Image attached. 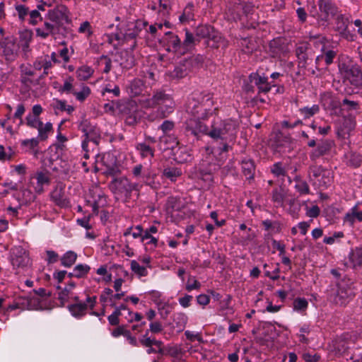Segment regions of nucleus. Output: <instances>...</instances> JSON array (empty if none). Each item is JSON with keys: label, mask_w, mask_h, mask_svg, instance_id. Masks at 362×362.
I'll return each instance as SVG.
<instances>
[{"label": "nucleus", "mask_w": 362, "mask_h": 362, "mask_svg": "<svg viewBox=\"0 0 362 362\" xmlns=\"http://www.w3.org/2000/svg\"><path fill=\"white\" fill-rule=\"evenodd\" d=\"M24 302L22 303L28 310H38L42 308L41 300L37 296H29L23 298Z\"/></svg>", "instance_id": "31"}, {"label": "nucleus", "mask_w": 362, "mask_h": 362, "mask_svg": "<svg viewBox=\"0 0 362 362\" xmlns=\"http://www.w3.org/2000/svg\"><path fill=\"white\" fill-rule=\"evenodd\" d=\"M96 296H88L86 298V302L75 303L68 306V309L71 315L77 318H81L86 315L88 308L93 310L96 303Z\"/></svg>", "instance_id": "7"}, {"label": "nucleus", "mask_w": 362, "mask_h": 362, "mask_svg": "<svg viewBox=\"0 0 362 362\" xmlns=\"http://www.w3.org/2000/svg\"><path fill=\"white\" fill-rule=\"evenodd\" d=\"M250 80L251 83H253L257 87L259 93H267L272 88V85L267 81V78L259 76L258 74H251Z\"/></svg>", "instance_id": "17"}, {"label": "nucleus", "mask_w": 362, "mask_h": 362, "mask_svg": "<svg viewBox=\"0 0 362 362\" xmlns=\"http://www.w3.org/2000/svg\"><path fill=\"white\" fill-rule=\"evenodd\" d=\"M74 78L72 76H68L64 81L63 86H62L59 91L60 93H65L66 94L71 93L73 94V92H74Z\"/></svg>", "instance_id": "45"}, {"label": "nucleus", "mask_w": 362, "mask_h": 362, "mask_svg": "<svg viewBox=\"0 0 362 362\" xmlns=\"http://www.w3.org/2000/svg\"><path fill=\"white\" fill-rule=\"evenodd\" d=\"M349 258L354 267L362 265V247L352 250L349 253Z\"/></svg>", "instance_id": "41"}, {"label": "nucleus", "mask_w": 362, "mask_h": 362, "mask_svg": "<svg viewBox=\"0 0 362 362\" xmlns=\"http://www.w3.org/2000/svg\"><path fill=\"white\" fill-rule=\"evenodd\" d=\"M187 62L191 71L194 69H198L202 66L204 62V57L202 54H196L189 58L184 59Z\"/></svg>", "instance_id": "34"}, {"label": "nucleus", "mask_w": 362, "mask_h": 362, "mask_svg": "<svg viewBox=\"0 0 362 362\" xmlns=\"http://www.w3.org/2000/svg\"><path fill=\"white\" fill-rule=\"evenodd\" d=\"M148 331H146V333L142 336L141 338L139 339V343L144 347H150L153 346V341L155 339H151L148 337Z\"/></svg>", "instance_id": "63"}, {"label": "nucleus", "mask_w": 362, "mask_h": 362, "mask_svg": "<svg viewBox=\"0 0 362 362\" xmlns=\"http://www.w3.org/2000/svg\"><path fill=\"white\" fill-rule=\"evenodd\" d=\"M195 38L192 33H191L188 30L185 31V38L184 41L182 42L184 54L194 45Z\"/></svg>", "instance_id": "46"}, {"label": "nucleus", "mask_w": 362, "mask_h": 362, "mask_svg": "<svg viewBox=\"0 0 362 362\" xmlns=\"http://www.w3.org/2000/svg\"><path fill=\"white\" fill-rule=\"evenodd\" d=\"M196 35L200 38H207V45L213 48H218L222 41L220 34L210 25H201L196 29Z\"/></svg>", "instance_id": "6"}, {"label": "nucleus", "mask_w": 362, "mask_h": 362, "mask_svg": "<svg viewBox=\"0 0 362 362\" xmlns=\"http://www.w3.org/2000/svg\"><path fill=\"white\" fill-rule=\"evenodd\" d=\"M131 269L139 277L146 276L148 275L146 268L141 266L136 260H132Z\"/></svg>", "instance_id": "47"}, {"label": "nucleus", "mask_w": 362, "mask_h": 362, "mask_svg": "<svg viewBox=\"0 0 362 362\" xmlns=\"http://www.w3.org/2000/svg\"><path fill=\"white\" fill-rule=\"evenodd\" d=\"M356 220L362 222V211H358V204L355 205L351 209V212L347 213L344 218V222L349 223L351 226H353Z\"/></svg>", "instance_id": "26"}, {"label": "nucleus", "mask_w": 362, "mask_h": 362, "mask_svg": "<svg viewBox=\"0 0 362 362\" xmlns=\"http://www.w3.org/2000/svg\"><path fill=\"white\" fill-rule=\"evenodd\" d=\"M296 185L294 186L296 190L300 194V195H305L310 194V187L305 180L300 179L299 177L294 178Z\"/></svg>", "instance_id": "37"}, {"label": "nucleus", "mask_w": 362, "mask_h": 362, "mask_svg": "<svg viewBox=\"0 0 362 362\" xmlns=\"http://www.w3.org/2000/svg\"><path fill=\"white\" fill-rule=\"evenodd\" d=\"M120 57V66L126 69H129L135 65V59L132 52L124 50L119 53Z\"/></svg>", "instance_id": "22"}, {"label": "nucleus", "mask_w": 362, "mask_h": 362, "mask_svg": "<svg viewBox=\"0 0 362 362\" xmlns=\"http://www.w3.org/2000/svg\"><path fill=\"white\" fill-rule=\"evenodd\" d=\"M51 182L50 173L43 170L37 171L30 177V185L34 187L35 192L39 194L44 192V185H49Z\"/></svg>", "instance_id": "9"}, {"label": "nucleus", "mask_w": 362, "mask_h": 362, "mask_svg": "<svg viewBox=\"0 0 362 362\" xmlns=\"http://www.w3.org/2000/svg\"><path fill=\"white\" fill-rule=\"evenodd\" d=\"M53 107L54 109H57V110H59L61 111H66L69 115L71 114L75 110L74 106L66 105V103L65 100H58V99L54 100Z\"/></svg>", "instance_id": "48"}, {"label": "nucleus", "mask_w": 362, "mask_h": 362, "mask_svg": "<svg viewBox=\"0 0 362 362\" xmlns=\"http://www.w3.org/2000/svg\"><path fill=\"white\" fill-rule=\"evenodd\" d=\"M43 73L40 76V79H43L49 74V69L52 67V62L48 55L43 57Z\"/></svg>", "instance_id": "57"}, {"label": "nucleus", "mask_w": 362, "mask_h": 362, "mask_svg": "<svg viewBox=\"0 0 362 362\" xmlns=\"http://www.w3.org/2000/svg\"><path fill=\"white\" fill-rule=\"evenodd\" d=\"M346 164L354 168H358L361 165V156L356 153L351 152L346 155Z\"/></svg>", "instance_id": "42"}, {"label": "nucleus", "mask_w": 362, "mask_h": 362, "mask_svg": "<svg viewBox=\"0 0 362 362\" xmlns=\"http://www.w3.org/2000/svg\"><path fill=\"white\" fill-rule=\"evenodd\" d=\"M98 62L100 64H104L105 68H104L103 72L105 74H108L110 71L111 68H112V61H111L110 58H109L106 55H102L99 58Z\"/></svg>", "instance_id": "62"}, {"label": "nucleus", "mask_w": 362, "mask_h": 362, "mask_svg": "<svg viewBox=\"0 0 362 362\" xmlns=\"http://www.w3.org/2000/svg\"><path fill=\"white\" fill-rule=\"evenodd\" d=\"M77 254L71 250L67 251L61 257V264L65 267H71L77 259Z\"/></svg>", "instance_id": "33"}, {"label": "nucleus", "mask_w": 362, "mask_h": 362, "mask_svg": "<svg viewBox=\"0 0 362 362\" xmlns=\"http://www.w3.org/2000/svg\"><path fill=\"white\" fill-rule=\"evenodd\" d=\"M242 171L246 179H253L255 171V166L252 160L242 161Z\"/></svg>", "instance_id": "29"}, {"label": "nucleus", "mask_w": 362, "mask_h": 362, "mask_svg": "<svg viewBox=\"0 0 362 362\" xmlns=\"http://www.w3.org/2000/svg\"><path fill=\"white\" fill-rule=\"evenodd\" d=\"M165 35V41L168 46L166 50L173 52L178 56L183 55L184 48H182V44L179 37L172 32H167Z\"/></svg>", "instance_id": "14"}, {"label": "nucleus", "mask_w": 362, "mask_h": 362, "mask_svg": "<svg viewBox=\"0 0 362 362\" xmlns=\"http://www.w3.org/2000/svg\"><path fill=\"white\" fill-rule=\"evenodd\" d=\"M38 136L41 141H45L48 137V134L52 130V124L50 122H47L45 125L42 124L37 128Z\"/></svg>", "instance_id": "43"}, {"label": "nucleus", "mask_w": 362, "mask_h": 362, "mask_svg": "<svg viewBox=\"0 0 362 362\" xmlns=\"http://www.w3.org/2000/svg\"><path fill=\"white\" fill-rule=\"evenodd\" d=\"M214 95L209 92L194 93L186 104L187 112L193 117L206 120L209 116L217 114L214 107Z\"/></svg>", "instance_id": "2"}, {"label": "nucleus", "mask_w": 362, "mask_h": 362, "mask_svg": "<svg viewBox=\"0 0 362 362\" xmlns=\"http://www.w3.org/2000/svg\"><path fill=\"white\" fill-rule=\"evenodd\" d=\"M55 29L56 27L54 24L46 21L44 23L42 28H39L36 30V33L38 36L46 38L49 35L54 34Z\"/></svg>", "instance_id": "36"}, {"label": "nucleus", "mask_w": 362, "mask_h": 362, "mask_svg": "<svg viewBox=\"0 0 362 362\" xmlns=\"http://www.w3.org/2000/svg\"><path fill=\"white\" fill-rule=\"evenodd\" d=\"M194 5L189 3L183 10V13L179 17L181 23H186L194 19Z\"/></svg>", "instance_id": "40"}, {"label": "nucleus", "mask_w": 362, "mask_h": 362, "mask_svg": "<svg viewBox=\"0 0 362 362\" xmlns=\"http://www.w3.org/2000/svg\"><path fill=\"white\" fill-rule=\"evenodd\" d=\"M188 64L185 59L181 60L174 69L169 72L168 76L172 80H180L186 77L192 71Z\"/></svg>", "instance_id": "16"}, {"label": "nucleus", "mask_w": 362, "mask_h": 362, "mask_svg": "<svg viewBox=\"0 0 362 362\" xmlns=\"http://www.w3.org/2000/svg\"><path fill=\"white\" fill-rule=\"evenodd\" d=\"M142 86V82L139 79H134L130 86L131 91L132 94L134 95H138L141 92V86Z\"/></svg>", "instance_id": "64"}, {"label": "nucleus", "mask_w": 362, "mask_h": 362, "mask_svg": "<svg viewBox=\"0 0 362 362\" xmlns=\"http://www.w3.org/2000/svg\"><path fill=\"white\" fill-rule=\"evenodd\" d=\"M240 46L245 54H251L255 49V44L249 38L241 39Z\"/></svg>", "instance_id": "49"}, {"label": "nucleus", "mask_w": 362, "mask_h": 362, "mask_svg": "<svg viewBox=\"0 0 362 362\" xmlns=\"http://www.w3.org/2000/svg\"><path fill=\"white\" fill-rule=\"evenodd\" d=\"M271 172L276 177L286 175V172L283 168L281 163H274L271 168Z\"/></svg>", "instance_id": "59"}, {"label": "nucleus", "mask_w": 362, "mask_h": 362, "mask_svg": "<svg viewBox=\"0 0 362 362\" xmlns=\"http://www.w3.org/2000/svg\"><path fill=\"white\" fill-rule=\"evenodd\" d=\"M107 93H112L114 97H119L120 94V89L118 86H115L113 88L111 85H107L102 91V95L105 96Z\"/></svg>", "instance_id": "61"}, {"label": "nucleus", "mask_w": 362, "mask_h": 362, "mask_svg": "<svg viewBox=\"0 0 362 362\" xmlns=\"http://www.w3.org/2000/svg\"><path fill=\"white\" fill-rule=\"evenodd\" d=\"M321 50L323 54L317 57L316 62L324 59L327 65L331 64L337 56V52L332 49L327 50L325 45H322Z\"/></svg>", "instance_id": "32"}, {"label": "nucleus", "mask_w": 362, "mask_h": 362, "mask_svg": "<svg viewBox=\"0 0 362 362\" xmlns=\"http://www.w3.org/2000/svg\"><path fill=\"white\" fill-rule=\"evenodd\" d=\"M51 199L55 203L56 205L60 207H66L69 206V201L65 197L64 192L62 189L56 188L50 194Z\"/></svg>", "instance_id": "23"}, {"label": "nucleus", "mask_w": 362, "mask_h": 362, "mask_svg": "<svg viewBox=\"0 0 362 362\" xmlns=\"http://www.w3.org/2000/svg\"><path fill=\"white\" fill-rule=\"evenodd\" d=\"M344 77L355 87L362 86V71L357 66H346Z\"/></svg>", "instance_id": "13"}, {"label": "nucleus", "mask_w": 362, "mask_h": 362, "mask_svg": "<svg viewBox=\"0 0 362 362\" xmlns=\"http://www.w3.org/2000/svg\"><path fill=\"white\" fill-rule=\"evenodd\" d=\"M285 49L284 41L280 37L273 39L269 44V52L273 57H279L286 52Z\"/></svg>", "instance_id": "18"}, {"label": "nucleus", "mask_w": 362, "mask_h": 362, "mask_svg": "<svg viewBox=\"0 0 362 362\" xmlns=\"http://www.w3.org/2000/svg\"><path fill=\"white\" fill-rule=\"evenodd\" d=\"M29 24L35 25L39 21H42V16L37 10H33L28 13L27 19Z\"/></svg>", "instance_id": "56"}, {"label": "nucleus", "mask_w": 362, "mask_h": 362, "mask_svg": "<svg viewBox=\"0 0 362 362\" xmlns=\"http://www.w3.org/2000/svg\"><path fill=\"white\" fill-rule=\"evenodd\" d=\"M148 105L151 107L163 105L165 103H173L170 95L165 94L164 91L161 90L155 92L152 98L148 100Z\"/></svg>", "instance_id": "19"}, {"label": "nucleus", "mask_w": 362, "mask_h": 362, "mask_svg": "<svg viewBox=\"0 0 362 362\" xmlns=\"http://www.w3.org/2000/svg\"><path fill=\"white\" fill-rule=\"evenodd\" d=\"M235 9L237 12H242V15L239 13L237 15V17H233L234 20H240L243 21V17L245 16L246 18L252 19V15L254 12V6L252 4H240L235 6Z\"/></svg>", "instance_id": "20"}, {"label": "nucleus", "mask_w": 362, "mask_h": 362, "mask_svg": "<svg viewBox=\"0 0 362 362\" xmlns=\"http://www.w3.org/2000/svg\"><path fill=\"white\" fill-rule=\"evenodd\" d=\"M286 193L281 187H276L272 192V200L276 207H283L284 206V199Z\"/></svg>", "instance_id": "24"}, {"label": "nucleus", "mask_w": 362, "mask_h": 362, "mask_svg": "<svg viewBox=\"0 0 362 362\" xmlns=\"http://www.w3.org/2000/svg\"><path fill=\"white\" fill-rule=\"evenodd\" d=\"M181 175V170L175 167H167L163 171V176L172 182H175Z\"/></svg>", "instance_id": "35"}, {"label": "nucleus", "mask_w": 362, "mask_h": 362, "mask_svg": "<svg viewBox=\"0 0 362 362\" xmlns=\"http://www.w3.org/2000/svg\"><path fill=\"white\" fill-rule=\"evenodd\" d=\"M93 74L92 68L88 66H82L79 67L76 71V77L79 81H86L91 77Z\"/></svg>", "instance_id": "38"}, {"label": "nucleus", "mask_w": 362, "mask_h": 362, "mask_svg": "<svg viewBox=\"0 0 362 362\" xmlns=\"http://www.w3.org/2000/svg\"><path fill=\"white\" fill-rule=\"evenodd\" d=\"M201 120L193 117L185 121L182 129L187 137L198 141L202 135H208V127Z\"/></svg>", "instance_id": "5"}, {"label": "nucleus", "mask_w": 362, "mask_h": 362, "mask_svg": "<svg viewBox=\"0 0 362 362\" xmlns=\"http://www.w3.org/2000/svg\"><path fill=\"white\" fill-rule=\"evenodd\" d=\"M330 151V146L328 143L325 142L319 144L316 149L313 150L310 154V158L312 160H315L317 158L327 154Z\"/></svg>", "instance_id": "30"}, {"label": "nucleus", "mask_w": 362, "mask_h": 362, "mask_svg": "<svg viewBox=\"0 0 362 362\" xmlns=\"http://www.w3.org/2000/svg\"><path fill=\"white\" fill-rule=\"evenodd\" d=\"M308 303L305 298H298L293 301V308L296 310H305L307 309Z\"/></svg>", "instance_id": "60"}, {"label": "nucleus", "mask_w": 362, "mask_h": 362, "mask_svg": "<svg viewBox=\"0 0 362 362\" xmlns=\"http://www.w3.org/2000/svg\"><path fill=\"white\" fill-rule=\"evenodd\" d=\"M116 105L119 112L124 116H127L133 112H136L137 106L136 103L133 100H128L124 102L117 101Z\"/></svg>", "instance_id": "21"}, {"label": "nucleus", "mask_w": 362, "mask_h": 362, "mask_svg": "<svg viewBox=\"0 0 362 362\" xmlns=\"http://www.w3.org/2000/svg\"><path fill=\"white\" fill-rule=\"evenodd\" d=\"M18 13V16L21 21H25V18L28 16L29 9L24 5L18 4L15 6Z\"/></svg>", "instance_id": "58"}, {"label": "nucleus", "mask_w": 362, "mask_h": 362, "mask_svg": "<svg viewBox=\"0 0 362 362\" xmlns=\"http://www.w3.org/2000/svg\"><path fill=\"white\" fill-rule=\"evenodd\" d=\"M354 296L351 287L344 281L337 282L335 288H332L329 293V299L340 306L346 305Z\"/></svg>", "instance_id": "4"}, {"label": "nucleus", "mask_w": 362, "mask_h": 362, "mask_svg": "<svg viewBox=\"0 0 362 362\" xmlns=\"http://www.w3.org/2000/svg\"><path fill=\"white\" fill-rule=\"evenodd\" d=\"M136 149L139 152L140 156L143 158H152L154 157L155 149L146 143L137 144L136 146Z\"/></svg>", "instance_id": "28"}, {"label": "nucleus", "mask_w": 362, "mask_h": 362, "mask_svg": "<svg viewBox=\"0 0 362 362\" xmlns=\"http://www.w3.org/2000/svg\"><path fill=\"white\" fill-rule=\"evenodd\" d=\"M84 136L85 139L91 141V147H96L99 144L101 139L100 130L96 126H94L93 128H91L90 132L88 131L85 133Z\"/></svg>", "instance_id": "27"}, {"label": "nucleus", "mask_w": 362, "mask_h": 362, "mask_svg": "<svg viewBox=\"0 0 362 362\" xmlns=\"http://www.w3.org/2000/svg\"><path fill=\"white\" fill-rule=\"evenodd\" d=\"M21 72V83L25 86L30 87L33 85H37L41 79L40 77L37 79L35 78V73L29 64H23L20 66Z\"/></svg>", "instance_id": "11"}, {"label": "nucleus", "mask_w": 362, "mask_h": 362, "mask_svg": "<svg viewBox=\"0 0 362 362\" xmlns=\"http://www.w3.org/2000/svg\"><path fill=\"white\" fill-rule=\"evenodd\" d=\"M74 270L76 274V278L81 279L86 276L90 270V267L87 264H78L74 268Z\"/></svg>", "instance_id": "52"}, {"label": "nucleus", "mask_w": 362, "mask_h": 362, "mask_svg": "<svg viewBox=\"0 0 362 362\" xmlns=\"http://www.w3.org/2000/svg\"><path fill=\"white\" fill-rule=\"evenodd\" d=\"M108 186L114 194L125 199H130L133 192L139 193L141 187L139 183L132 182L126 176L114 177Z\"/></svg>", "instance_id": "3"}, {"label": "nucleus", "mask_w": 362, "mask_h": 362, "mask_svg": "<svg viewBox=\"0 0 362 362\" xmlns=\"http://www.w3.org/2000/svg\"><path fill=\"white\" fill-rule=\"evenodd\" d=\"M173 160L177 163H185L192 160V156L191 151L186 146H179L177 142V146L172 147Z\"/></svg>", "instance_id": "15"}, {"label": "nucleus", "mask_w": 362, "mask_h": 362, "mask_svg": "<svg viewBox=\"0 0 362 362\" xmlns=\"http://www.w3.org/2000/svg\"><path fill=\"white\" fill-rule=\"evenodd\" d=\"M3 56L7 61H13L18 56L19 45L13 37H7L0 43Z\"/></svg>", "instance_id": "8"}, {"label": "nucleus", "mask_w": 362, "mask_h": 362, "mask_svg": "<svg viewBox=\"0 0 362 362\" xmlns=\"http://www.w3.org/2000/svg\"><path fill=\"white\" fill-rule=\"evenodd\" d=\"M320 111L318 105H313L311 107H305L299 109V112L304 116L305 119H308L317 114Z\"/></svg>", "instance_id": "51"}, {"label": "nucleus", "mask_w": 362, "mask_h": 362, "mask_svg": "<svg viewBox=\"0 0 362 362\" xmlns=\"http://www.w3.org/2000/svg\"><path fill=\"white\" fill-rule=\"evenodd\" d=\"M262 225L266 230H271L275 233H279L281 231L282 224L278 221H272L271 220L266 219L262 222Z\"/></svg>", "instance_id": "39"}, {"label": "nucleus", "mask_w": 362, "mask_h": 362, "mask_svg": "<svg viewBox=\"0 0 362 362\" xmlns=\"http://www.w3.org/2000/svg\"><path fill=\"white\" fill-rule=\"evenodd\" d=\"M49 19L57 24L69 21V11L66 6L59 5L49 11L48 12Z\"/></svg>", "instance_id": "12"}, {"label": "nucleus", "mask_w": 362, "mask_h": 362, "mask_svg": "<svg viewBox=\"0 0 362 362\" xmlns=\"http://www.w3.org/2000/svg\"><path fill=\"white\" fill-rule=\"evenodd\" d=\"M19 253V255H14L12 257V265L17 268L26 267L30 261L28 255L25 252H21V251Z\"/></svg>", "instance_id": "25"}, {"label": "nucleus", "mask_w": 362, "mask_h": 362, "mask_svg": "<svg viewBox=\"0 0 362 362\" xmlns=\"http://www.w3.org/2000/svg\"><path fill=\"white\" fill-rule=\"evenodd\" d=\"M156 175L149 170H144L142 175L143 182L152 188H156V182L154 181Z\"/></svg>", "instance_id": "44"}, {"label": "nucleus", "mask_w": 362, "mask_h": 362, "mask_svg": "<svg viewBox=\"0 0 362 362\" xmlns=\"http://www.w3.org/2000/svg\"><path fill=\"white\" fill-rule=\"evenodd\" d=\"M91 90L87 86H83L81 90L78 92H73V95L76 97V100L83 103L90 95Z\"/></svg>", "instance_id": "50"}, {"label": "nucleus", "mask_w": 362, "mask_h": 362, "mask_svg": "<svg viewBox=\"0 0 362 362\" xmlns=\"http://www.w3.org/2000/svg\"><path fill=\"white\" fill-rule=\"evenodd\" d=\"M168 208L173 211H180L182 209V204L180 199L176 197H170L167 201Z\"/></svg>", "instance_id": "53"}, {"label": "nucleus", "mask_w": 362, "mask_h": 362, "mask_svg": "<svg viewBox=\"0 0 362 362\" xmlns=\"http://www.w3.org/2000/svg\"><path fill=\"white\" fill-rule=\"evenodd\" d=\"M317 6L320 11L319 17L325 22L337 16L339 11L337 6L332 0H319Z\"/></svg>", "instance_id": "10"}, {"label": "nucleus", "mask_w": 362, "mask_h": 362, "mask_svg": "<svg viewBox=\"0 0 362 362\" xmlns=\"http://www.w3.org/2000/svg\"><path fill=\"white\" fill-rule=\"evenodd\" d=\"M25 124L31 128L37 129L39 126L42 124V122L40 120L39 117L29 113L25 117Z\"/></svg>", "instance_id": "54"}, {"label": "nucleus", "mask_w": 362, "mask_h": 362, "mask_svg": "<svg viewBox=\"0 0 362 362\" xmlns=\"http://www.w3.org/2000/svg\"><path fill=\"white\" fill-rule=\"evenodd\" d=\"M238 127L237 122L232 119L217 117L213 120L210 128H208V136L219 144L217 150L220 153L232 149L230 144L236 139Z\"/></svg>", "instance_id": "1"}, {"label": "nucleus", "mask_w": 362, "mask_h": 362, "mask_svg": "<svg viewBox=\"0 0 362 362\" xmlns=\"http://www.w3.org/2000/svg\"><path fill=\"white\" fill-rule=\"evenodd\" d=\"M336 29L339 33H343L348 28L349 21L347 18H344L343 16H339L336 18Z\"/></svg>", "instance_id": "55"}]
</instances>
